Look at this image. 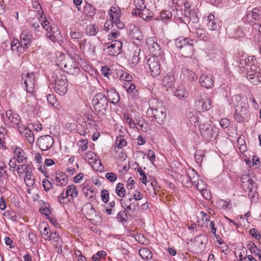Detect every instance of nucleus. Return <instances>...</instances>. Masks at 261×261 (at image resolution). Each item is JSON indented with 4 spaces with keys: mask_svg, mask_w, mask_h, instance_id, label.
Segmentation results:
<instances>
[{
    "mask_svg": "<svg viewBox=\"0 0 261 261\" xmlns=\"http://www.w3.org/2000/svg\"><path fill=\"white\" fill-rule=\"evenodd\" d=\"M33 8L37 11L39 15V22L42 28L46 31V36L53 42L57 41L56 34L59 32L58 28L52 25L48 22L46 16L44 14L42 6L38 0L33 2Z\"/></svg>",
    "mask_w": 261,
    "mask_h": 261,
    "instance_id": "nucleus-1",
    "label": "nucleus"
},
{
    "mask_svg": "<svg viewBox=\"0 0 261 261\" xmlns=\"http://www.w3.org/2000/svg\"><path fill=\"white\" fill-rule=\"evenodd\" d=\"M21 77L27 94L25 97H22L21 100L22 103H27L30 106L36 98L35 74L33 72H24L22 74Z\"/></svg>",
    "mask_w": 261,
    "mask_h": 261,
    "instance_id": "nucleus-2",
    "label": "nucleus"
},
{
    "mask_svg": "<svg viewBox=\"0 0 261 261\" xmlns=\"http://www.w3.org/2000/svg\"><path fill=\"white\" fill-rule=\"evenodd\" d=\"M233 104L235 107L234 119L238 122H242L247 118V110L248 108L247 99L235 95L232 98Z\"/></svg>",
    "mask_w": 261,
    "mask_h": 261,
    "instance_id": "nucleus-3",
    "label": "nucleus"
},
{
    "mask_svg": "<svg viewBox=\"0 0 261 261\" xmlns=\"http://www.w3.org/2000/svg\"><path fill=\"white\" fill-rule=\"evenodd\" d=\"M175 45L180 53L185 58H191L194 52L193 40L189 38L180 37L176 39Z\"/></svg>",
    "mask_w": 261,
    "mask_h": 261,
    "instance_id": "nucleus-4",
    "label": "nucleus"
},
{
    "mask_svg": "<svg viewBox=\"0 0 261 261\" xmlns=\"http://www.w3.org/2000/svg\"><path fill=\"white\" fill-rule=\"evenodd\" d=\"M53 88L60 95H64L68 90V82L66 76L62 73L60 70L56 72V77Z\"/></svg>",
    "mask_w": 261,
    "mask_h": 261,
    "instance_id": "nucleus-5",
    "label": "nucleus"
},
{
    "mask_svg": "<svg viewBox=\"0 0 261 261\" xmlns=\"http://www.w3.org/2000/svg\"><path fill=\"white\" fill-rule=\"evenodd\" d=\"M92 103L94 110L98 115L106 114L108 107V100L106 96L99 93L93 98Z\"/></svg>",
    "mask_w": 261,
    "mask_h": 261,
    "instance_id": "nucleus-6",
    "label": "nucleus"
},
{
    "mask_svg": "<svg viewBox=\"0 0 261 261\" xmlns=\"http://www.w3.org/2000/svg\"><path fill=\"white\" fill-rule=\"evenodd\" d=\"M57 65L61 69L71 74H76L79 72V63L69 56L61 60Z\"/></svg>",
    "mask_w": 261,
    "mask_h": 261,
    "instance_id": "nucleus-7",
    "label": "nucleus"
},
{
    "mask_svg": "<svg viewBox=\"0 0 261 261\" xmlns=\"http://www.w3.org/2000/svg\"><path fill=\"white\" fill-rule=\"evenodd\" d=\"M162 57L160 55H153L149 57L147 61L146 65L148 66L150 74L153 77H156L161 73L160 60Z\"/></svg>",
    "mask_w": 261,
    "mask_h": 261,
    "instance_id": "nucleus-8",
    "label": "nucleus"
},
{
    "mask_svg": "<svg viewBox=\"0 0 261 261\" xmlns=\"http://www.w3.org/2000/svg\"><path fill=\"white\" fill-rule=\"evenodd\" d=\"M109 15L111 21L114 22L118 28L122 29L124 28L123 23L120 20L121 14L119 7H112L109 11Z\"/></svg>",
    "mask_w": 261,
    "mask_h": 261,
    "instance_id": "nucleus-9",
    "label": "nucleus"
},
{
    "mask_svg": "<svg viewBox=\"0 0 261 261\" xmlns=\"http://www.w3.org/2000/svg\"><path fill=\"white\" fill-rule=\"evenodd\" d=\"M149 109L156 123L159 124L164 123L166 118V110L165 107L160 106L156 108H150Z\"/></svg>",
    "mask_w": 261,
    "mask_h": 261,
    "instance_id": "nucleus-10",
    "label": "nucleus"
},
{
    "mask_svg": "<svg viewBox=\"0 0 261 261\" xmlns=\"http://www.w3.org/2000/svg\"><path fill=\"white\" fill-rule=\"evenodd\" d=\"M54 143V139L50 135H44L40 137L37 140L38 147L44 151L49 149Z\"/></svg>",
    "mask_w": 261,
    "mask_h": 261,
    "instance_id": "nucleus-11",
    "label": "nucleus"
},
{
    "mask_svg": "<svg viewBox=\"0 0 261 261\" xmlns=\"http://www.w3.org/2000/svg\"><path fill=\"white\" fill-rule=\"evenodd\" d=\"M259 69L255 66H253L248 70L246 77L253 85H257L261 82V74Z\"/></svg>",
    "mask_w": 261,
    "mask_h": 261,
    "instance_id": "nucleus-12",
    "label": "nucleus"
},
{
    "mask_svg": "<svg viewBox=\"0 0 261 261\" xmlns=\"http://www.w3.org/2000/svg\"><path fill=\"white\" fill-rule=\"evenodd\" d=\"M49 236L48 240L51 242L54 249L58 253H61L63 243L62 239L56 231L50 233Z\"/></svg>",
    "mask_w": 261,
    "mask_h": 261,
    "instance_id": "nucleus-13",
    "label": "nucleus"
},
{
    "mask_svg": "<svg viewBox=\"0 0 261 261\" xmlns=\"http://www.w3.org/2000/svg\"><path fill=\"white\" fill-rule=\"evenodd\" d=\"M108 43V45L107 49L109 55L111 56H116L121 51V48L122 43L121 41L114 40L110 43Z\"/></svg>",
    "mask_w": 261,
    "mask_h": 261,
    "instance_id": "nucleus-14",
    "label": "nucleus"
},
{
    "mask_svg": "<svg viewBox=\"0 0 261 261\" xmlns=\"http://www.w3.org/2000/svg\"><path fill=\"white\" fill-rule=\"evenodd\" d=\"M68 178L63 172L57 171L55 173V176L53 179V182L60 187L66 186L68 184Z\"/></svg>",
    "mask_w": 261,
    "mask_h": 261,
    "instance_id": "nucleus-15",
    "label": "nucleus"
},
{
    "mask_svg": "<svg viewBox=\"0 0 261 261\" xmlns=\"http://www.w3.org/2000/svg\"><path fill=\"white\" fill-rule=\"evenodd\" d=\"M150 52L153 55H160V47L157 43V39L155 37L149 38L146 41Z\"/></svg>",
    "mask_w": 261,
    "mask_h": 261,
    "instance_id": "nucleus-16",
    "label": "nucleus"
},
{
    "mask_svg": "<svg viewBox=\"0 0 261 261\" xmlns=\"http://www.w3.org/2000/svg\"><path fill=\"white\" fill-rule=\"evenodd\" d=\"M256 62V59L253 56H251L248 57L242 56L241 59L240 60L239 67L241 69H245L247 66H250V68L255 66Z\"/></svg>",
    "mask_w": 261,
    "mask_h": 261,
    "instance_id": "nucleus-17",
    "label": "nucleus"
},
{
    "mask_svg": "<svg viewBox=\"0 0 261 261\" xmlns=\"http://www.w3.org/2000/svg\"><path fill=\"white\" fill-rule=\"evenodd\" d=\"M13 158L18 163H24L27 162L28 158L24 150L19 147H17L13 150Z\"/></svg>",
    "mask_w": 261,
    "mask_h": 261,
    "instance_id": "nucleus-18",
    "label": "nucleus"
},
{
    "mask_svg": "<svg viewBox=\"0 0 261 261\" xmlns=\"http://www.w3.org/2000/svg\"><path fill=\"white\" fill-rule=\"evenodd\" d=\"M203 239L204 238L202 236H198L195 238L192 247L193 252L198 253L202 251L204 248Z\"/></svg>",
    "mask_w": 261,
    "mask_h": 261,
    "instance_id": "nucleus-19",
    "label": "nucleus"
},
{
    "mask_svg": "<svg viewBox=\"0 0 261 261\" xmlns=\"http://www.w3.org/2000/svg\"><path fill=\"white\" fill-rule=\"evenodd\" d=\"M20 39L21 45H24L25 47L28 48V45L31 43L33 38L32 34L31 31L28 29H24L22 31L20 35Z\"/></svg>",
    "mask_w": 261,
    "mask_h": 261,
    "instance_id": "nucleus-20",
    "label": "nucleus"
},
{
    "mask_svg": "<svg viewBox=\"0 0 261 261\" xmlns=\"http://www.w3.org/2000/svg\"><path fill=\"white\" fill-rule=\"evenodd\" d=\"M199 128L201 135L205 139H209L212 137L213 129L211 126L206 123H202L199 125Z\"/></svg>",
    "mask_w": 261,
    "mask_h": 261,
    "instance_id": "nucleus-21",
    "label": "nucleus"
},
{
    "mask_svg": "<svg viewBox=\"0 0 261 261\" xmlns=\"http://www.w3.org/2000/svg\"><path fill=\"white\" fill-rule=\"evenodd\" d=\"M254 184L252 179L248 174L242 175L241 177V185L244 190H251Z\"/></svg>",
    "mask_w": 261,
    "mask_h": 261,
    "instance_id": "nucleus-22",
    "label": "nucleus"
},
{
    "mask_svg": "<svg viewBox=\"0 0 261 261\" xmlns=\"http://www.w3.org/2000/svg\"><path fill=\"white\" fill-rule=\"evenodd\" d=\"M32 168L28 164H23L19 165L17 168V173L19 177L21 179L25 177L26 175L32 171Z\"/></svg>",
    "mask_w": 261,
    "mask_h": 261,
    "instance_id": "nucleus-23",
    "label": "nucleus"
},
{
    "mask_svg": "<svg viewBox=\"0 0 261 261\" xmlns=\"http://www.w3.org/2000/svg\"><path fill=\"white\" fill-rule=\"evenodd\" d=\"M259 10L256 8L251 10H248L246 17V21L253 24L256 23L255 21L259 19Z\"/></svg>",
    "mask_w": 261,
    "mask_h": 261,
    "instance_id": "nucleus-24",
    "label": "nucleus"
},
{
    "mask_svg": "<svg viewBox=\"0 0 261 261\" xmlns=\"http://www.w3.org/2000/svg\"><path fill=\"white\" fill-rule=\"evenodd\" d=\"M200 83L201 86L206 89L211 88L213 86L214 80L212 75L203 74L200 77Z\"/></svg>",
    "mask_w": 261,
    "mask_h": 261,
    "instance_id": "nucleus-25",
    "label": "nucleus"
},
{
    "mask_svg": "<svg viewBox=\"0 0 261 261\" xmlns=\"http://www.w3.org/2000/svg\"><path fill=\"white\" fill-rule=\"evenodd\" d=\"M82 210L86 218L89 220H92L94 217L96 216V211L93 208L90 203H86Z\"/></svg>",
    "mask_w": 261,
    "mask_h": 261,
    "instance_id": "nucleus-26",
    "label": "nucleus"
},
{
    "mask_svg": "<svg viewBox=\"0 0 261 261\" xmlns=\"http://www.w3.org/2000/svg\"><path fill=\"white\" fill-rule=\"evenodd\" d=\"M206 27L210 31H215L219 27V24L215 19V16L213 14L210 13L207 16L206 18Z\"/></svg>",
    "mask_w": 261,
    "mask_h": 261,
    "instance_id": "nucleus-27",
    "label": "nucleus"
},
{
    "mask_svg": "<svg viewBox=\"0 0 261 261\" xmlns=\"http://www.w3.org/2000/svg\"><path fill=\"white\" fill-rule=\"evenodd\" d=\"M132 14L133 15H139L144 20H147L153 16L152 12L148 9L146 8V7L140 11L138 10H133Z\"/></svg>",
    "mask_w": 261,
    "mask_h": 261,
    "instance_id": "nucleus-28",
    "label": "nucleus"
},
{
    "mask_svg": "<svg viewBox=\"0 0 261 261\" xmlns=\"http://www.w3.org/2000/svg\"><path fill=\"white\" fill-rule=\"evenodd\" d=\"M82 191L85 196L91 201L95 199L96 193L90 184L84 185L82 188Z\"/></svg>",
    "mask_w": 261,
    "mask_h": 261,
    "instance_id": "nucleus-29",
    "label": "nucleus"
},
{
    "mask_svg": "<svg viewBox=\"0 0 261 261\" xmlns=\"http://www.w3.org/2000/svg\"><path fill=\"white\" fill-rule=\"evenodd\" d=\"M6 115L14 126H15V124H18L20 122V119L19 116L12 110H7L6 112Z\"/></svg>",
    "mask_w": 261,
    "mask_h": 261,
    "instance_id": "nucleus-30",
    "label": "nucleus"
},
{
    "mask_svg": "<svg viewBox=\"0 0 261 261\" xmlns=\"http://www.w3.org/2000/svg\"><path fill=\"white\" fill-rule=\"evenodd\" d=\"M107 96L108 100L109 99L114 104H116L119 101L120 97L119 94L113 89L107 91Z\"/></svg>",
    "mask_w": 261,
    "mask_h": 261,
    "instance_id": "nucleus-31",
    "label": "nucleus"
},
{
    "mask_svg": "<svg viewBox=\"0 0 261 261\" xmlns=\"http://www.w3.org/2000/svg\"><path fill=\"white\" fill-rule=\"evenodd\" d=\"M181 73L183 77L186 79L187 81H193L197 79L196 74L193 71L187 68H183L181 70Z\"/></svg>",
    "mask_w": 261,
    "mask_h": 261,
    "instance_id": "nucleus-32",
    "label": "nucleus"
},
{
    "mask_svg": "<svg viewBox=\"0 0 261 261\" xmlns=\"http://www.w3.org/2000/svg\"><path fill=\"white\" fill-rule=\"evenodd\" d=\"M139 254L141 257L146 261L151 259L153 256L151 251L146 247L141 248L139 251Z\"/></svg>",
    "mask_w": 261,
    "mask_h": 261,
    "instance_id": "nucleus-33",
    "label": "nucleus"
},
{
    "mask_svg": "<svg viewBox=\"0 0 261 261\" xmlns=\"http://www.w3.org/2000/svg\"><path fill=\"white\" fill-rule=\"evenodd\" d=\"M131 200L132 198H129L126 200L122 199L120 200L121 206L124 208V212L126 214H134L136 212L133 209H132V208L128 203V202H131Z\"/></svg>",
    "mask_w": 261,
    "mask_h": 261,
    "instance_id": "nucleus-34",
    "label": "nucleus"
},
{
    "mask_svg": "<svg viewBox=\"0 0 261 261\" xmlns=\"http://www.w3.org/2000/svg\"><path fill=\"white\" fill-rule=\"evenodd\" d=\"M140 49H137L134 51L133 55L130 57L129 59V63L132 66L134 67L137 65L140 61Z\"/></svg>",
    "mask_w": 261,
    "mask_h": 261,
    "instance_id": "nucleus-35",
    "label": "nucleus"
},
{
    "mask_svg": "<svg viewBox=\"0 0 261 261\" xmlns=\"http://www.w3.org/2000/svg\"><path fill=\"white\" fill-rule=\"evenodd\" d=\"M66 193L67 196L75 198L77 197L79 192L75 185H71L67 186Z\"/></svg>",
    "mask_w": 261,
    "mask_h": 261,
    "instance_id": "nucleus-36",
    "label": "nucleus"
},
{
    "mask_svg": "<svg viewBox=\"0 0 261 261\" xmlns=\"http://www.w3.org/2000/svg\"><path fill=\"white\" fill-rule=\"evenodd\" d=\"M173 94L178 99L182 100L186 99L189 96L188 92L185 88L177 89L174 91Z\"/></svg>",
    "mask_w": 261,
    "mask_h": 261,
    "instance_id": "nucleus-37",
    "label": "nucleus"
},
{
    "mask_svg": "<svg viewBox=\"0 0 261 261\" xmlns=\"http://www.w3.org/2000/svg\"><path fill=\"white\" fill-rule=\"evenodd\" d=\"M84 13L88 17H93L96 13V9L91 4L87 3L84 7Z\"/></svg>",
    "mask_w": 261,
    "mask_h": 261,
    "instance_id": "nucleus-38",
    "label": "nucleus"
},
{
    "mask_svg": "<svg viewBox=\"0 0 261 261\" xmlns=\"http://www.w3.org/2000/svg\"><path fill=\"white\" fill-rule=\"evenodd\" d=\"M195 33L197 37L200 39L204 41L208 40L209 36L208 33L204 30L201 28H196Z\"/></svg>",
    "mask_w": 261,
    "mask_h": 261,
    "instance_id": "nucleus-39",
    "label": "nucleus"
},
{
    "mask_svg": "<svg viewBox=\"0 0 261 261\" xmlns=\"http://www.w3.org/2000/svg\"><path fill=\"white\" fill-rule=\"evenodd\" d=\"M46 97L49 104L56 109H60V104L54 95L49 94Z\"/></svg>",
    "mask_w": 261,
    "mask_h": 261,
    "instance_id": "nucleus-40",
    "label": "nucleus"
},
{
    "mask_svg": "<svg viewBox=\"0 0 261 261\" xmlns=\"http://www.w3.org/2000/svg\"><path fill=\"white\" fill-rule=\"evenodd\" d=\"M188 174L191 178V182H192V185L194 184L195 185L200 180L201 178H199V176L196 172V171L193 169H188Z\"/></svg>",
    "mask_w": 261,
    "mask_h": 261,
    "instance_id": "nucleus-41",
    "label": "nucleus"
},
{
    "mask_svg": "<svg viewBox=\"0 0 261 261\" xmlns=\"http://www.w3.org/2000/svg\"><path fill=\"white\" fill-rule=\"evenodd\" d=\"M174 78L172 76H166L163 79V85L164 87L171 88L174 84Z\"/></svg>",
    "mask_w": 261,
    "mask_h": 261,
    "instance_id": "nucleus-42",
    "label": "nucleus"
},
{
    "mask_svg": "<svg viewBox=\"0 0 261 261\" xmlns=\"http://www.w3.org/2000/svg\"><path fill=\"white\" fill-rule=\"evenodd\" d=\"M123 87L128 93L132 95H136V92H137L136 87L132 83L124 82L123 84Z\"/></svg>",
    "mask_w": 261,
    "mask_h": 261,
    "instance_id": "nucleus-43",
    "label": "nucleus"
},
{
    "mask_svg": "<svg viewBox=\"0 0 261 261\" xmlns=\"http://www.w3.org/2000/svg\"><path fill=\"white\" fill-rule=\"evenodd\" d=\"M22 179L28 187H32L35 184V177L33 174V171Z\"/></svg>",
    "mask_w": 261,
    "mask_h": 261,
    "instance_id": "nucleus-44",
    "label": "nucleus"
},
{
    "mask_svg": "<svg viewBox=\"0 0 261 261\" xmlns=\"http://www.w3.org/2000/svg\"><path fill=\"white\" fill-rule=\"evenodd\" d=\"M117 74L119 76V79L124 81L125 82H131L133 80V76L127 72L121 71L117 73Z\"/></svg>",
    "mask_w": 261,
    "mask_h": 261,
    "instance_id": "nucleus-45",
    "label": "nucleus"
},
{
    "mask_svg": "<svg viewBox=\"0 0 261 261\" xmlns=\"http://www.w3.org/2000/svg\"><path fill=\"white\" fill-rule=\"evenodd\" d=\"M24 134V136L27 139L28 142L32 144L35 141V137L33 133L29 128L25 129V131L22 133Z\"/></svg>",
    "mask_w": 261,
    "mask_h": 261,
    "instance_id": "nucleus-46",
    "label": "nucleus"
},
{
    "mask_svg": "<svg viewBox=\"0 0 261 261\" xmlns=\"http://www.w3.org/2000/svg\"><path fill=\"white\" fill-rule=\"evenodd\" d=\"M84 157L85 160L87 161L89 164L94 162V161H96V159L98 158L92 151H88L85 154Z\"/></svg>",
    "mask_w": 261,
    "mask_h": 261,
    "instance_id": "nucleus-47",
    "label": "nucleus"
},
{
    "mask_svg": "<svg viewBox=\"0 0 261 261\" xmlns=\"http://www.w3.org/2000/svg\"><path fill=\"white\" fill-rule=\"evenodd\" d=\"M3 216L13 222H16L17 221V215L14 211H6L3 213Z\"/></svg>",
    "mask_w": 261,
    "mask_h": 261,
    "instance_id": "nucleus-48",
    "label": "nucleus"
},
{
    "mask_svg": "<svg viewBox=\"0 0 261 261\" xmlns=\"http://www.w3.org/2000/svg\"><path fill=\"white\" fill-rule=\"evenodd\" d=\"M125 189L122 183H118L116 187V193L120 197H124L125 195Z\"/></svg>",
    "mask_w": 261,
    "mask_h": 261,
    "instance_id": "nucleus-49",
    "label": "nucleus"
},
{
    "mask_svg": "<svg viewBox=\"0 0 261 261\" xmlns=\"http://www.w3.org/2000/svg\"><path fill=\"white\" fill-rule=\"evenodd\" d=\"M115 144L119 148H122L125 146L127 143L124 139V136L121 135L118 136L115 140Z\"/></svg>",
    "mask_w": 261,
    "mask_h": 261,
    "instance_id": "nucleus-50",
    "label": "nucleus"
},
{
    "mask_svg": "<svg viewBox=\"0 0 261 261\" xmlns=\"http://www.w3.org/2000/svg\"><path fill=\"white\" fill-rule=\"evenodd\" d=\"M98 31V28L95 24L88 25L86 28V32L90 36L95 35Z\"/></svg>",
    "mask_w": 261,
    "mask_h": 261,
    "instance_id": "nucleus-51",
    "label": "nucleus"
},
{
    "mask_svg": "<svg viewBox=\"0 0 261 261\" xmlns=\"http://www.w3.org/2000/svg\"><path fill=\"white\" fill-rule=\"evenodd\" d=\"M181 182L182 185L186 187H190L192 186V182H191V178L188 174V171L185 175H181Z\"/></svg>",
    "mask_w": 261,
    "mask_h": 261,
    "instance_id": "nucleus-52",
    "label": "nucleus"
},
{
    "mask_svg": "<svg viewBox=\"0 0 261 261\" xmlns=\"http://www.w3.org/2000/svg\"><path fill=\"white\" fill-rule=\"evenodd\" d=\"M134 3L136 8L133 10H138L140 11L146 7L143 0H134Z\"/></svg>",
    "mask_w": 261,
    "mask_h": 261,
    "instance_id": "nucleus-53",
    "label": "nucleus"
},
{
    "mask_svg": "<svg viewBox=\"0 0 261 261\" xmlns=\"http://www.w3.org/2000/svg\"><path fill=\"white\" fill-rule=\"evenodd\" d=\"M70 36L72 39H78L82 38L83 34L77 29H73L71 30Z\"/></svg>",
    "mask_w": 261,
    "mask_h": 261,
    "instance_id": "nucleus-54",
    "label": "nucleus"
},
{
    "mask_svg": "<svg viewBox=\"0 0 261 261\" xmlns=\"http://www.w3.org/2000/svg\"><path fill=\"white\" fill-rule=\"evenodd\" d=\"M107 255V253L104 251H98L96 254L94 255L92 257V261H99Z\"/></svg>",
    "mask_w": 261,
    "mask_h": 261,
    "instance_id": "nucleus-55",
    "label": "nucleus"
},
{
    "mask_svg": "<svg viewBox=\"0 0 261 261\" xmlns=\"http://www.w3.org/2000/svg\"><path fill=\"white\" fill-rule=\"evenodd\" d=\"M90 165L92 166L94 169L98 171L101 172L103 169V166L101 164L98 158L96 159V161H94V162H93Z\"/></svg>",
    "mask_w": 261,
    "mask_h": 261,
    "instance_id": "nucleus-56",
    "label": "nucleus"
},
{
    "mask_svg": "<svg viewBox=\"0 0 261 261\" xmlns=\"http://www.w3.org/2000/svg\"><path fill=\"white\" fill-rule=\"evenodd\" d=\"M69 196H67L66 195H64V191L60 194V195L58 196V199L60 203L62 204H67L70 200L68 198Z\"/></svg>",
    "mask_w": 261,
    "mask_h": 261,
    "instance_id": "nucleus-57",
    "label": "nucleus"
},
{
    "mask_svg": "<svg viewBox=\"0 0 261 261\" xmlns=\"http://www.w3.org/2000/svg\"><path fill=\"white\" fill-rule=\"evenodd\" d=\"M42 237L46 240H48L50 238V229L47 226H45L43 228V231H40Z\"/></svg>",
    "mask_w": 261,
    "mask_h": 261,
    "instance_id": "nucleus-58",
    "label": "nucleus"
},
{
    "mask_svg": "<svg viewBox=\"0 0 261 261\" xmlns=\"http://www.w3.org/2000/svg\"><path fill=\"white\" fill-rule=\"evenodd\" d=\"M211 102L212 101L209 98H207L203 101L202 102V110L207 111L210 110L211 108Z\"/></svg>",
    "mask_w": 261,
    "mask_h": 261,
    "instance_id": "nucleus-59",
    "label": "nucleus"
},
{
    "mask_svg": "<svg viewBox=\"0 0 261 261\" xmlns=\"http://www.w3.org/2000/svg\"><path fill=\"white\" fill-rule=\"evenodd\" d=\"M88 141L87 140H80L79 142V150L84 151L88 148Z\"/></svg>",
    "mask_w": 261,
    "mask_h": 261,
    "instance_id": "nucleus-60",
    "label": "nucleus"
},
{
    "mask_svg": "<svg viewBox=\"0 0 261 261\" xmlns=\"http://www.w3.org/2000/svg\"><path fill=\"white\" fill-rule=\"evenodd\" d=\"M131 196L130 198H133L134 200L137 201L142 199L143 194L139 190H135Z\"/></svg>",
    "mask_w": 261,
    "mask_h": 261,
    "instance_id": "nucleus-61",
    "label": "nucleus"
},
{
    "mask_svg": "<svg viewBox=\"0 0 261 261\" xmlns=\"http://www.w3.org/2000/svg\"><path fill=\"white\" fill-rule=\"evenodd\" d=\"M195 186L196 188L199 191H201L204 190V189L206 188V184L201 179H200V180H199V181H197Z\"/></svg>",
    "mask_w": 261,
    "mask_h": 261,
    "instance_id": "nucleus-62",
    "label": "nucleus"
},
{
    "mask_svg": "<svg viewBox=\"0 0 261 261\" xmlns=\"http://www.w3.org/2000/svg\"><path fill=\"white\" fill-rule=\"evenodd\" d=\"M16 161L17 160L13 158L10 159L9 163L10 170L13 171H17V168L18 166H17L16 164Z\"/></svg>",
    "mask_w": 261,
    "mask_h": 261,
    "instance_id": "nucleus-63",
    "label": "nucleus"
},
{
    "mask_svg": "<svg viewBox=\"0 0 261 261\" xmlns=\"http://www.w3.org/2000/svg\"><path fill=\"white\" fill-rule=\"evenodd\" d=\"M100 196L101 200L103 202L107 203L109 200V194L107 190H102Z\"/></svg>",
    "mask_w": 261,
    "mask_h": 261,
    "instance_id": "nucleus-64",
    "label": "nucleus"
}]
</instances>
